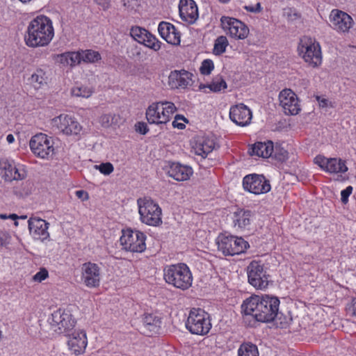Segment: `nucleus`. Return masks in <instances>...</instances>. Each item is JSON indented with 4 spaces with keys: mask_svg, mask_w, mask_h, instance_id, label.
<instances>
[{
    "mask_svg": "<svg viewBox=\"0 0 356 356\" xmlns=\"http://www.w3.org/2000/svg\"><path fill=\"white\" fill-rule=\"evenodd\" d=\"M262 300V305L261 306L262 311L261 313H259L261 315L259 316V322H271L278 314L280 300L275 296L263 295Z\"/></svg>",
    "mask_w": 356,
    "mask_h": 356,
    "instance_id": "21",
    "label": "nucleus"
},
{
    "mask_svg": "<svg viewBox=\"0 0 356 356\" xmlns=\"http://www.w3.org/2000/svg\"><path fill=\"white\" fill-rule=\"evenodd\" d=\"M280 105L286 115H296L300 111L298 99L291 89H284L279 95Z\"/></svg>",
    "mask_w": 356,
    "mask_h": 356,
    "instance_id": "22",
    "label": "nucleus"
},
{
    "mask_svg": "<svg viewBox=\"0 0 356 356\" xmlns=\"http://www.w3.org/2000/svg\"><path fill=\"white\" fill-rule=\"evenodd\" d=\"M330 26L339 34L347 33L354 25L352 17L339 9H333L329 15Z\"/></svg>",
    "mask_w": 356,
    "mask_h": 356,
    "instance_id": "15",
    "label": "nucleus"
},
{
    "mask_svg": "<svg viewBox=\"0 0 356 356\" xmlns=\"http://www.w3.org/2000/svg\"><path fill=\"white\" fill-rule=\"evenodd\" d=\"M137 206L142 223L152 227L162 224V209L156 201L148 197H140Z\"/></svg>",
    "mask_w": 356,
    "mask_h": 356,
    "instance_id": "3",
    "label": "nucleus"
},
{
    "mask_svg": "<svg viewBox=\"0 0 356 356\" xmlns=\"http://www.w3.org/2000/svg\"><path fill=\"white\" fill-rule=\"evenodd\" d=\"M227 88V85L225 81L221 76H218L213 79L209 84H200L198 90L207 92L206 89L209 88L211 92H218L225 90Z\"/></svg>",
    "mask_w": 356,
    "mask_h": 356,
    "instance_id": "36",
    "label": "nucleus"
},
{
    "mask_svg": "<svg viewBox=\"0 0 356 356\" xmlns=\"http://www.w3.org/2000/svg\"><path fill=\"white\" fill-rule=\"evenodd\" d=\"M274 145L271 140L255 143L252 148V155H256L264 159L273 156Z\"/></svg>",
    "mask_w": 356,
    "mask_h": 356,
    "instance_id": "33",
    "label": "nucleus"
},
{
    "mask_svg": "<svg viewBox=\"0 0 356 356\" xmlns=\"http://www.w3.org/2000/svg\"><path fill=\"white\" fill-rule=\"evenodd\" d=\"M230 120L240 127H245L250 124L252 112L248 106L243 103L232 106L229 108Z\"/></svg>",
    "mask_w": 356,
    "mask_h": 356,
    "instance_id": "23",
    "label": "nucleus"
},
{
    "mask_svg": "<svg viewBox=\"0 0 356 356\" xmlns=\"http://www.w3.org/2000/svg\"><path fill=\"white\" fill-rule=\"evenodd\" d=\"M177 111L171 102H158L151 104L146 110V119L149 124H165Z\"/></svg>",
    "mask_w": 356,
    "mask_h": 356,
    "instance_id": "4",
    "label": "nucleus"
},
{
    "mask_svg": "<svg viewBox=\"0 0 356 356\" xmlns=\"http://www.w3.org/2000/svg\"><path fill=\"white\" fill-rule=\"evenodd\" d=\"M67 344L70 350L75 355L83 353L88 345L86 332L83 330H75L70 337Z\"/></svg>",
    "mask_w": 356,
    "mask_h": 356,
    "instance_id": "31",
    "label": "nucleus"
},
{
    "mask_svg": "<svg viewBox=\"0 0 356 356\" xmlns=\"http://www.w3.org/2000/svg\"><path fill=\"white\" fill-rule=\"evenodd\" d=\"M115 115L111 113L103 114L99 118V123L104 127H109L113 123Z\"/></svg>",
    "mask_w": 356,
    "mask_h": 356,
    "instance_id": "45",
    "label": "nucleus"
},
{
    "mask_svg": "<svg viewBox=\"0 0 356 356\" xmlns=\"http://www.w3.org/2000/svg\"><path fill=\"white\" fill-rule=\"evenodd\" d=\"M220 22L222 30L227 35L234 40H245L250 34L248 26L236 18L222 16Z\"/></svg>",
    "mask_w": 356,
    "mask_h": 356,
    "instance_id": "11",
    "label": "nucleus"
},
{
    "mask_svg": "<svg viewBox=\"0 0 356 356\" xmlns=\"http://www.w3.org/2000/svg\"><path fill=\"white\" fill-rule=\"evenodd\" d=\"M314 163L323 170L330 174H342L348 171L346 161L339 158H326L318 155L314 158Z\"/></svg>",
    "mask_w": 356,
    "mask_h": 356,
    "instance_id": "19",
    "label": "nucleus"
},
{
    "mask_svg": "<svg viewBox=\"0 0 356 356\" xmlns=\"http://www.w3.org/2000/svg\"><path fill=\"white\" fill-rule=\"evenodd\" d=\"M95 1L104 10L108 9L110 6L109 0H95Z\"/></svg>",
    "mask_w": 356,
    "mask_h": 356,
    "instance_id": "53",
    "label": "nucleus"
},
{
    "mask_svg": "<svg viewBox=\"0 0 356 356\" xmlns=\"http://www.w3.org/2000/svg\"><path fill=\"white\" fill-rule=\"evenodd\" d=\"M6 140L9 144L13 143L15 141V137L13 134H8L6 136Z\"/></svg>",
    "mask_w": 356,
    "mask_h": 356,
    "instance_id": "56",
    "label": "nucleus"
},
{
    "mask_svg": "<svg viewBox=\"0 0 356 356\" xmlns=\"http://www.w3.org/2000/svg\"><path fill=\"white\" fill-rule=\"evenodd\" d=\"M135 129L138 133L143 135L146 134L149 131L147 124L143 122H137L135 125Z\"/></svg>",
    "mask_w": 356,
    "mask_h": 356,
    "instance_id": "50",
    "label": "nucleus"
},
{
    "mask_svg": "<svg viewBox=\"0 0 356 356\" xmlns=\"http://www.w3.org/2000/svg\"><path fill=\"white\" fill-rule=\"evenodd\" d=\"M81 62L95 63L101 60L102 56L99 51L92 49L80 50Z\"/></svg>",
    "mask_w": 356,
    "mask_h": 356,
    "instance_id": "39",
    "label": "nucleus"
},
{
    "mask_svg": "<svg viewBox=\"0 0 356 356\" xmlns=\"http://www.w3.org/2000/svg\"><path fill=\"white\" fill-rule=\"evenodd\" d=\"M186 122V119L184 116H181L179 115H176L175 120L172 122V126L175 128H177L179 129H183L185 128L184 122Z\"/></svg>",
    "mask_w": 356,
    "mask_h": 356,
    "instance_id": "47",
    "label": "nucleus"
},
{
    "mask_svg": "<svg viewBox=\"0 0 356 356\" xmlns=\"http://www.w3.org/2000/svg\"><path fill=\"white\" fill-rule=\"evenodd\" d=\"M209 314L200 308H193L188 316L186 327L193 334L204 336L211 328Z\"/></svg>",
    "mask_w": 356,
    "mask_h": 356,
    "instance_id": "5",
    "label": "nucleus"
},
{
    "mask_svg": "<svg viewBox=\"0 0 356 356\" xmlns=\"http://www.w3.org/2000/svg\"><path fill=\"white\" fill-rule=\"evenodd\" d=\"M167 173L169 177L177 181L188 180L193 174V168L187 165L179 162H172L169 164Z\"/></svg>",
    "mask_w": 356,
    "mask_h": 356,
    "instance_id": "29",
    "label": "nucleus"
},
{
    "mask_svg": "<svg viewBox=\"0 0 356 356\" xmlns=\"http://www.w3.org/2000/svg\"><path fill=\"white\" fill-rule=\"evenodd\" d=\"M353 192V187L351 186H347L345 189L341 191V200L343 204L348 202V197Z\"/></svg>",
    "mask_w": 356,
    "mask_h": 356,
    "instance_id": "48",
    "label": "nucleus"
},
{
    "mask_svg": "<svg viewBox=\"0 0 356 356\" xmlns=\"http://www.w3.org/2000/svg\"><path fill=\"white\" fill-rule=\"evenodd\" d=\"M232 220L234 228L241 231H249L254 220V214L249 209H238L232 213Z\"/></svg>",
    "mask_w": 356,
    "mask_h": 356,
    "instance_id": "25",
    "label": "nucleus"
},
{
    "mask_svg": "<svg viewBox=\"0 0 356 356\" xmlns=\"http://www.w3.org/2000/svg\"><path fill=\"white\" fill-rule=\"evenodd\" d=\"M17 225H18V222H17V221H15V226H17Z\"/></svg>",
    "mask_w": 356,
    "mask_h": 356,
    "instance_id": "62",
    "label": "nucleus"
},
{
    "mask_svg": "<svg viewBox=\"0 0 356 356\" xmlns=\"http://www.w3.org/2000/svg\"><path fill=\"white\" fill-rule=\"evenodd\" d=\"M123 5L128 12H138L141 6V0H122Z\"/></svg>",
    "mask_w": 356,
    "mask_h": 356,
    "instance_id": "41",
    "label": "nucleus"
},
{
    "mask_svg": "<svg viewBox=\"0 0 356 356\" xmlns=\"http://www.w3.org/2000/svg\"><path fill=\"white\" fill-rule=\"evenodd\" d=\"M244 191L259 195L268 193L271 189L270 181L263 175L250 174L243 178Z\"/></svg>",
    "mask_w": 356,
    "mask_h": 356,
    "instance_id": "12",
    "label": "nucleus"
},
{
    "mask_svg": "<svg viewBox=\"0 0 356 356\" xmlns=\"http://www.w3.org/2000/svg\"><path fill=\"white\" fill-rule=\"evenodd\" d=\"M237 356H259V353L255 344L251 342H244L238 348Z\"/></svg>",
    "mask_w": 356,
    "mask_h": 356,
    "instance_id": "38",
    "label": "nucleus"
},
{
    "mask_svg": "<svg viewBox=\"0 0 356 356\" xmlns=\"http://www.w3.org/2000/svg\"><path fill=\"white\" fill-rule=\"evenodd\" d=\"M57 62L63 66L73 67L81 63L80 50L67 51L57 56Z\"/></svg>",
    "mask_w": 356,
    "mask_h": 356,
    "instance_id": "34",
    "label": "nucleus"
},
{
    "mask_svg": "<svg viewBox=\"0 0 356 356\" xmlns=\"http://www.w3.org/2000/svg\"><path fill=\"white\" fill-rule=\"evenodd\" d=\"M1 338H2V333H1V331L0 330V341L1 340Z\"/></svg>",
    "mask_w": 356,
    "mask_h": 356,
    "instance_id": "61",
    "label": "nucleus"
},
{
    "mask_svg": "<svg viewBox=\"0 0 356 356\" xmlns=\"http://www.w3.org/2000/svg\"><path fill=\"white\" fill-rule=\"evenodd\" d=\"M191 146L192 152L204 159L215 149L216 143L211 137L198 135L192 138Z\"/></svg>",
    "mask_w": 356,
    "mask_h": 356,
    "instance_id": "20",
    "label": "nucleus"
},
{
    "mask_svg": "<svg viewBox=\"0 0 356 356\" xmlns=\"http://www.w3.org/2000/svg\"><path fill=\"white\" fill-rule=\"evenodd\" d=\"M146 235L131 228L123 229L120 238L122 249L127 252L141 253L146 249Z\"/></svg>",
    "mask_w": 356,
    "mask_h": 356,
    "instance_id": "6",
    "label": "nucleus"
},
{
    "mask_svg": "<svg viewBox=\"0 0 356 356\" xmlns=\"http://www.w3.org/2000/svg\"><path fill=\"white\" fill-rule=\"evenodd\" d=\"M244 8L245 10L250 12V13H259L262 10L260 3H257L255 6H252V5L245 6L244 7Z\"/></svg>",
    "mask_w": 356,
    "mask_h": 356,
    "instance_id": "51",
    "label": "nucleus"
},
{
    "mask_svg": "<svg viewBox=\"0 0 356 356\" xmlns=\"http://www.w3.org/2000/svg\"><path fill=\"white\" fill-rule=\"evenodd\" d=\"M30 82L34 88H42L47 83V76L46 72L40 68L36 69L31 74Z\"/></svg>",
    "mask_w": 356,
    "mask_h": 356,
    "instance_id": "37",
    "label": "nucleus"
},
{
    "mask_svg": "<svg viewBox=\"0 0 356 356\" xmlns=\"http://www.w3.org/2000/svg\"><path fill=\"white\" fill-rule=\"evenodd\" d=\"M193 74L185 70L171 71L168 84L172 89H185L191 86Z\"/></svg>",
    "mask_w": 356,
    "mask_h": 356,
    "instance_id": "24",
    "label": "nucleus"
},
{
    "mask_svg": "<svg viewBox=\"0 0 356 356\" xmlns=\"http://www.w3.org/2000/svg\"><path fill=\"white\" fill-rule=\"evenodd\" d=\"M8 218H10L13 220H17L18 218V216L16 214H10L8 216Z\"/></svg>",
    "mask_w": 356,
    "mask_h": 356,
    "instance_id": "58",
    "label": "nucleus"
},
{
    "mask_svg": "<svg viewBox=\"0 0 356 356\" xmlns=\"http://www.w3.org/2000/svg\"><path fill=\"white\" fill-rule=\"evenodd\" d=\"M54 37V29L51 19L40 15L29 23L24 41L29 47H43L49 45Z\"/></svg>",
    "mask_w": 356,
    "mask_h": 356,
    "instance_id": "1",
    "label": "nucleus"
},
{
    "mask_svg": "<svg viewBox=\"0 0 356 356\" xmlns=\"http://www.w3.org/2000/svg\"><path fill=\"white\" fill-rule=\"evenodd\" d=\"M131 37L138 43L158 51L163 43L147 30L138 26H132L130 29Z\"/></svg>",
    "mask_w": 356,
    "mask_h": 356,
    "instance_id": "17",
    "label": "nucleus"
},
{
    "mask_svg": "<svg viewBox=\"0 0 356 356\" xmlns=\"http://www.w3.org/2000/svg\"><path fill=\"white\" fill-rule=\"evenodd\" d=\"M95 168L98 170L102 174L104 175H109L114 170L113 164L109 162L102 163L99 165H95Z\"/></svg>",
    "mask_w": 356,
    "mask_h": 356,
    "instance_id": "43",
    "label": "nucleus"
},
{
    "mask_svg": "<svg viewBox=\"0 0 356 356\" xmlns=\"http://www.w3.org/2000/svg\"><path fill=\"white\" fill-rule=\"evenodd\" d=\"M220 2L226 3H228L230 0H218Z\"/></svg>",
    "mask_w": 356,
    "mask_h": 356,
    "instance_id": "60",
    "label": "nucleus"
},
{
    "mask_svg": "<svg viewBox=\"0 0 356 356\" xmlns=\"http://www.w3.org/2000/svg\"><path fill=\"white\" fill-rule=\"evenodd\" d=\"M316 99H317V101H318V102L319 104V106L321 107L324 108V107L327 106L328 103H329L328 99H325L324 97H319V96L316 97Z\"/></svg>",
    "mask_w": 356,
    "mask_h": 356,
    "instance_id": "54",
    "label": "nucleus"
},
{
    "mask_svg": "<svg viewBox=\"0 0 356 356\" xmlns=\"http://www.w3.org/2000/svg\"><path fill=\"white\" fill-rule=\"evenodd\" d=\"M247 273L248 282L256 289L264 290L268 287V275L260 261H251L248 266Z\"/></svg>",
    "mask_w": 356,
    "mask_h": 356,
    "instance_id": "14",
    "label": "nucleus"
},
{
    "mask_svg": "<svg viewBox=\"0 0 356 356\" xmlns=\"http://www.w3.org/2000/svg\"><path fill=\"white\" fill-rule=\"evenodd\" d=\"M12 236L6 230H0V247L8 248L11 244Z\"/></svg>",
    "mask_w": 356,
    "mask_h": 356,
    "instance_id": "44",
    "label": "nucleus"
},
{
    "mask_svg": "<svg viewBox=\"0 0 356 356\" xmlns=\"http://www.w3.org/2000/svg\"><path fill=\"white\" fill-rule=\"evenodd\" d=\"M263 295H252L243 300L241 305L242 313L246 316H251L256 321H259V313H261L262 308Z\"/></svg>",
    "mask_w": 356,
    "mask_h": 356,
    "instance_id": "27",
    "label": "nucleus"
},
{
    "mask_svg": "<svg viewBox=\"0 0 356 356\" xmlns=\"http://www.w3.org/2000/svg\"><path fill=\"white\" fill-rule=\"evenodd\" d=\"M229 45V41L226 36H218L214 41L213 54L216 56H220L226 51Z\"/></svg>",
    "mask_w": 356,
    "mask_h": 356,
    "instance_id": "40",
    "label": "nucleus"
},
{
    "mask_svg": "<svg viewBox=\"0 0 356 356\" xmlns=\"http://www.w3.org/2000/svg\"><path fill=\"white\" fill-rule=\"evenodd\" d=\"M214 69L213 62L210 59L204 60L202 63L200 71L202 74L209 75Z\"/></svg>",
    "mask_w": 356,
    "mask_h": 356,
    "instance_id": "42",
    "label": "nucleus"
},
{
    "mask_svg": "<svg viewBox=\"0 0 356 356\" xmlns=\"http://www.w3.org/2000/svg\"><path fill=\"white\" fill-rule=\"evenodd\" d=\"M8 218V216L6 214H0V219L6 220Z\"/></svg>",
    "mask_w": 356,
    "mask_h": 356,
    "instance_id": "59",
    "label": "nucleus"
},
{
    "mask_svg": "<svg viewBox=\"0 0 356 356\" xmlns=\"http://www.w3.org/2000/svg\"><path fill=\"white\" fill-rule=\"evenodd\" d=\"M28 223L29 232L35 240L44 241L49 237L48 232L49 224L46 220L38 218H31Z\"/></svg>",
    "mask_w": 356,
    "mask_h": 356,
    "instance_id": "28",
    "label": "nucleus"
},
{
    "mask_svg": "<svg viewBox=\"0 0 356 356\" xmlns=\"http://www.w3.org/2000/svg\"><path fill=\"white\" fill-rule=\"evenodd\" d=\"M95 92V86L90 83H76L71 88V95L73 97L88 99Z\"/></svg>",
    "mask_w": 356,
    "mask_h": 356,
    "instance_id": "35",
    "label": "nucleus"
},
{
    "mask_svg": "<svg viewBox=\"0 0 356 356\" xmlns=\"http://www.w3.org/2000/svg\"><path fill=\"white\" fill-rule=\"evenodd\" d=\"M52 329L58 334L66 333L75 325V320L70 311L58 309L54 311L49 318Z\"/></svg>",
    "mask_w": 356,
    "mask_h": 356,
    "instance_id": "13",
    "label": "nucleus"
},
{
    "mask_svg": "<svg viewBox=\"0 0 356 356\" xmlns=\"http://www.w3.org/2000/svg\"><path fill=\"white\" fill-rule=\"evenodd\" d=\"M348 311L356 316V298L353 300L351 305L348 307Z\"/></svg>",
    "mask_w": 356,
    "mask_h": 356,
    "instance_id": "55",
    "label": "nucleus"
},
{
    "mask_svg": "<svg viewBox=\"0 0 356 356\" xmlns=\"http://www.w3.org/2000/svg\"><path fill=\"white\" fill-rule=\"evenodd\" d=\"M75 195L78 198L81 199L83 201L88 200L89 198L88 193L83 190L76 191L75 192Z\"/></svg>",
    "mask_w": 356,
    "mask_h": 356,
    "instance_id": "52",
    "label": "nucleus"
},
{
    "mask_svg": "<svg viewBox=\"0 0 356 356\" xmlns=\"http://www.w3.org/2000/svg\"><path fill=\"white\" fill-rule=\"evenodd\" d=\"M53 129L65 136H76L81 134L83 127L77 119L72 115L62 113L50 121Z\"/></svg>",
    "mask_w": 356,
    "mask_h": 356,
    "instance_id": "8",
    "label": "nucleus"
},
{
    "mask_svg": "<svg viewBox=\"0 0 356 356\" xmlns=\"http://www.w3.org/2000/svg\"><path fill=\"white\" fill-rule=\"evenodd\" d=\"M48 277H49L48 270L44 268H42L40 269V270L38 273H36L33 275V280L34 282H42L43 280H46Z\"/></svg>",
    "mask_w": 356,
    "mask_h": 356,
    "instance_id": "46",
    "label": "nucleus"
},
{
    "mask_svg": "<svg viewBox=\"0 0 356 356\" xmlns=\"http://www.w3.org/2000/svg\"><path fill=\"white\" fill-rule=\"evenodd\" d=\"M163 278L167 284L183 291L188 289L193 280L189 267L184 263L166 266Z\"/></svg>",
    "mask_w": 356,
    "mask_h": 356,
    "instance_id": "2",
    "label": "nucleus"
},
{
    "mask_svg": "<svg viewBox=\"0 0 356 356\" xmlns=\"http://www.w3.org/2000/svg\"><path fill=\"white\" fill-rule=\"evenodd\" d=\"M158 31L161 37L168 43L173 45L180 44V33L172 24L161 22L158 26Z\"/></svg>",
    "mask_w": 356,
    "mask_h": 356,
    "instance_id": "30",
    "label": "nucleus"
},
{
    "mask_svg": "<svg viewBox=\"0 0 356 356\" xmlns=\"http://www.w3.org/2000/svg\"><path fill=\"white\" fill-rule=\"evenodd\" d=\"M0 175L7 180H22L26 176L23 165L15 163L13 160L2 159L0 160Z\"/></svg>",
    "mask_w": 356,
    "mask_h": 356,
    "instance_id": "18",
    "label": "nucleus"
},
{
    "mask_svg": "<svg viewBox=\"0 0 356 356\" xmlns=\"http://www.w3.org/2000/svg\"><path fill=\"white\" fill-rule=\"evenodd\" d=\"M81 279L85 286L88 288H95L99 286L102 269L99 264L91 261L85 262L81 265Z\"/></svg>",
    "mask_w": 356,
    "mask_h": 356,
    "instance_id": "16",
    "label": "nucleus"
},
{
    "mask_svg": "<svg viewBox=\"0 0 356 356\" xmlns=\"http://www.w3.org/2000/svg\"><path fill=\"white\" fill-rule=\"evenodd\" d=\"M29 147L35 156L42 159H49L54 154V141L45 134L40 133L32 136Z\"/></svg>",
    "mask_w": 356,
    "mask_h": 356,
    "instance_id": "10",
    "label": "nucleus"
},
{
    "mask_svg": "<svg viewBox=\"0 0 356 356\" xmlns=\"http://www.w3.org/2000/svg\"><path fill=\"white\" fill-rule=\"evenodd\" d=\"M287 156V153L286 151H284L283 153H282L281 156L278 157V159L282 160L284 159Z\"/></svg>",
    "mask_w": 356,
    "mask_h": 356,
    "instance_id": "57",
    "label": "nucleus"
},
{
    "mask_svg": "<svg viewBox=\"0 0 356 356\" xmlns=\"http://www.w3.org/2000/svg\"><path fill=\"white\" fill-rule=\"evenodd\" d=\"M179 11L181 19L188 24H194L199 17L197 6L193 0H180Z\"/></svg>",
    "mask_w": 356,
    "mask_h": 356,
    "instance_id": "26",
    "label": "nucleus"
},
{
    "mask_svg": "<svg viewBox=\"0 0 356 356\" xmlns=\"http://www.w3.org/2000/svg\"><path fill=\"white\" fill-rule=\"evenodd\" d=\"M218 250L224 255L234 256L245 252L249 248V243L242 237L232 235H220L217 241Z\"/></svg>",
    "mask_w": 356,
    "mask_h": 356,
    "instance_id": "9",
    "label": "nucleus"
},
{
    "mask_svg": "<svg viewBox=\"0 0 356 356\" xmlns=\"http://www.w3.org/2000/svg\"><path fill=\"white\" fill-rule=\"evenodd\" d=\"M284 15L289 20H294L300 17L296 10L291 8L284 9Z\"/></svg>",
    "mask_w": 356,
    "mask_h": 356,
    "instance_id": "49",
    "label": "nucleus"
},
{
    "mask_svg": "<svg viewBox=\"0 0 356 356\" xmlns=\"http://www.w3.org/2000/svg\"><path fill=\"white\" fill-rule=\"evenodd\" d=\"M144 333L149 336L158 334L161 325V317L156 313H146L143 317Z\"/></svg>",
    "mask_w": 356,
    "mask_h": 356,
    "instance_id": "32",
    "label": "nucleus"
},
{
    "mask_svg": "<svg viewBox=\"0 0 356 356\" xmlns=\"http://www.w3.org/2000/svg\"><path fill=\"white\" fill-rule=\"evenodd\" d=\"M298 51L305 62L313 67L322 63V53L319 43L315 39L304 37L301 39Z\"/></svg>",
    "mask_w": 356,
    "mask_h": 356,
    "instance_id": "7",
    "label": "nucleus"
}]
</instances>
